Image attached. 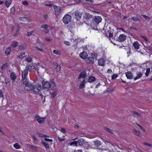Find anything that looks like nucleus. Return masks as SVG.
Here are the masks:
<instances>
[{
	"instance_id": "nucleus-57",
	"label": "nucleus",
	"mask_w": 152,
	"mask_h": 152,
	"mask_svg": "<svg viewBox=\"0 0 152 152\" xmlns=\"http://www.w3.org/2000/svg\"><path fill=\"white\" fill-rule=\"evenodd\" d=\"M36 64L38 66H40V67L42 68H44L42 64L39 63V62H37L36 63Z\"/></svg>"
},
{
	"instance_id": "nucleus-49",
	"label": "nucleus",
	"mask_w": 152,
	"mask_h": 152,
	"mask_svg": "<svg viewBox=\"0 0 152 152\" xmlns=\"http://www.w3.org/2000/svg\"><path fill=\"white\" fill-rule=\"evenodd\" d=\"M44 19L45 20H48V15L47 14H44L43 15Z\"/></svg>"
},
{
	"instance_id": "nucleus-40",
	"label": "nucleus",
	"mask_w": 152,
	"mask_h": 152,
	"mask_svg": "<svg viewBox=\"0 0 152 152\" xmlns=\"http://www.w3.org/2000/svg\"><path fill=\"white\" fill-rule=\"evenodd\" d=\"M94 144L96 146L98 147L101 145V142L100 141L98 140L96 141H95L94 142Z\"/></svg>"
},
{
	"instance_id": "nucleus-21",
	"label": "nucleus",
	"mask_w": 152,
	"mask_h": 152,
	"mask_svg": "<svg viewBox=\"0 0 152 152\" xmlns=\"http://www.w3.org/2000/svg\"><path fill=\"white\" fill-rule=\"evenodd\" d=\"M17 77L16 75L13 72L10 74V77L12 80H15Z\"/></svg>"
},
{
	"instance_id": "nucleus-26",
	"label": "nucleus",
	"mask_w": 152,
	"mask_h": 152,
	"mask_svg": "<svg viewBox=\"0 0 152 152\" xmlns=\"http://www.w3.org/2000/svg\"><path fill=\"white\" fill-rule=\"evenodd\" d=\"M41 143L44 145V146L45 147V148L46 149H48L49 148V146L48 144L47 143H46L43 140H42L41 141Z\"/></svg>"
},
{
	"instance_id": "nucleus-52",
	"label": "nucleus",
	"mask_w": 152,
	"mask_h": 152,
	"mask_svg": "<svg viewBox=\"0 0 152 152\" xmlns=\"http://www.w3.org/2000/svg\"><path fill=\"white\" fill-rule=\"evenodd\" d=\"M4 81L6 84H7L10 82V80L9 78H5Z\"/></svg>"
},
{
	"instance_id": "nucleus-8",
	"label": "nucleus",
	"mask_w": 152,
	"mask_h": 152,
	"mask_svg": "<svg viewBox=\"0 0 152 152\" xmlns=\"http://www.w3.org/2000/svg\"><path fill=\"white\" fill-rule=\"evenodd\" d=\"M82 14L78 11H76L75 12V17L77 20H79L82 18Z\"/></svg>"
},
{
	"instance_id": "nucleus-58",
	"label": "nucleus",
	"mask_w": 152,
	"mask_h": 152,
	"mask_svg": "<svg viewBox=\"0 0 152 152\" xmlns=\"http://www.w3.org/2000/svg\"><path fill=\"white\" fill-rule=\"evenodd\" d=\"M144 144L145 145H147V146H149L152 147V145H151V144L150 143H148L147 142H145Z\"/></svg>"
},
{
	"instance_id": "nucleus-51",
	"label": "nucleus",
	"mask_w": 152,
	"mask_h": 152,
	"mask_svg": "<svg viewBox=\"0 0 152 152\" xmlns=\"http://www.w3.org/2000/svg\"><path fill=\"white\" fill-rule=\"evenodd\" d=\"M104 129L106 131L109 132L110 133L112 132V130L107 127H105Z\"/></svg>"
},
{
	"instance_id": "nucleus-62",
	"label": "nucleus",
	"mask_w": 152,
	"mask_h": 152,
	"mask_svg": "<svg viewBox=\"0 0 152 152\" xmlns=\"http://www.w3.org/2000/svg\"><path fill=\"white\" fill-rule=\"evenodd\" d=\"M33 32V31H31L30 32H27V35L28 36H29L32 34Z\"/></svg>"
},
{
	"instance_id": "nucleus-13",
	"label": "nucleus",
	"mask_w": 152,
	"mask_h": 152,
	"mask_svg": "<svg viewBox=\"0 0 152 152\" xmlns=\"http://www.w3.org/2000/svg\"><path fill=\"white\" fill-rule=\"evenodd\" d=\"M86 71H83L81 72L79 74L78 77V80L80 79V78H85L86 77Z\"/></svg>"
},
{
	"instance_id": "nucleus-64",
	"label": "nucleus",
	"mask_w": 152,
	"mask_h": 152,
	"mask_svg": "<svg viewBox=\"0 0 152 152\" xmlns=\"http://www.w3.org/2000/svg\"><path fill=\"white\" fill-rule=\"evenodd\" d=\"M61 131L64 134H65L66 132V131L64 128H62L61 129Z\"/></svg>"
},
{
	"instance_id": "nucleus-34",
	"label": "nucleus",
	"mask_w": 152,
	"mask_h": 152,
	"mask_svg": "<svg viewBox=\"0 0 152 152\" xmlns=\"http://www.w3.org/2000/svg\"><path fill=\"white\" fill-rule=\"evenodd\" d=\"M32 60V58L31 57H27L25 59V61L28 63L31 62Z\"/></svg>"
},
{
	"instance_id": "nucleus-45",
	"label": "nucleus",
	"mask_w": 152,
	"mask_h": 152,
	"mask_svg": "<svg viewBox=\"0 0 152 152\" xmlns=\"http://www.w3.org/2000/svg\"><path fill=\"white\" fill-rule=\"evenodd\" d=\"M58 139L59 140V142H61L64 140L65 139L64 137L61 138L59 136L58 137Z\"/></svg>"
},
{
	"instance_id": "nucleus-30",
	"label": "nucleus",
	"mask_w": 152,
	"mask_h": 152,
	"mask_svg": "<svg viewBox=\"0 0 152 152\" xmlns=\"http://www.w3.org/2000/svg\"><path fill=\"white\" fill-rule=\"evenodd\" d=\"M96 80V78L93 76H90L89 77L88 81L89 82H94Z\"/></svg>"
},
{
	"instance_id": "nucleus-35",
	"label": "nucleus",
	"mask_w": 152,
	"mask_h": 152,
	"mask_svg": "<svg viewBox=\"0 0 152 152\" xmlns=\"http://www.w3.org/2000/svg\"><path fill=\"white\" fill-rule=\"evenodd\" d=\"M134 133L137 136H139L140 135V133L139 131H137L135 129H134L133 130Z\"/></svg>"
},
{
	"instance_id": "nucleus-28",
	"label": "nucleus",
	"mask_w": 152,
	"mask_h": 152,
	"mask_svg": "<svg viewBox=\"0 0 152 152\" xmlns=\"http://www.w3.org/2000/svg\"><path fill=\"white\" fill-rule=\"evenodd\" d=\"M11 52V48L10 47H8L7 48L5 51V54L6 56L8 55Z\"/></svg>"
},
{
	"instance_id": "nucleus-20",
	"label": "nucleus",
	"mask_w": 152,
	"mask_h": 152,
	"mask_svg": "<svg viewBox=\"0 0 152 152\" xmlns=\"http://www.w3.org/2000/svg\"><path fill=\"white\" fill-rule=\"evenodd\" d=\"M92 17V15L89 13L86 12L84 16V18L86 20H89L91 19Z\"/></svg>"
},
{
	"instance_id": "nucleus-60",
	"label": "nucleus",
	"mask_w": 152,
	"mask_h": 152,
	"mask_svg": "<svg viewBox=\"0 0 152 152\" xmlns=\"http://www.w3.org/2000/svg\"><path fill=\"white\" fill-rule=\"evenodd\" d=\"M64 43L65 44V45H70V43L69 42L67 41H64Z\"/></svg>"
},
{
	"instance_id": "nucleus-9",
	"label": "nucleus",
	"mask_w": 152,
	"mask_h": 152,
	"mask_svg": "<svg viewBox=\"0 0 152 152\" xmlns=\"http://www.w3.org/2000/svg\"><path fill=\"white\" fill-rule=\"evenodd\" d=\"M98 61V65L99 66H103L105 65L106 61L104 58H101L99 59Z\"/></svg>"
},
{
	"instance_id": "nucleus-33",
	"label": "nucleus",
	"mask_w": 152,
	"mask_h": 152,
	"mask_svg": "<svg viewBox=\"0 0 152 152\" xmlns=\"http://www.w3.org/2000/svg\"><path fill=\"white\" fill-rule=\"evenodd\" d=\"M56 67L55 68V69L57 72H58L60 71L61 67V66L58 65L57 63H56Z\"/></svg>"
},
{
	"instance_id": "nucleus-32",
	"label": "nucleus",
	"mask_w": 152,
	"mask_h": 152,
	"mask_svg": "<svg viewBox=\"0 0 152 152\" xmlns=\"http://www.w3.org/2000/svg\"><path fill=\"white\" fill-rule=\"evenodd\" d=\"M18 42L13 41L12 42V43L11 45V47L12 48L16 47L18 45Z\"/></svg>"
},
{
	"instance_id": "nucleus-10",
	"label": "nucleus",
	"mask_w": 152,
	"mask_h": 152,
	"mask_svg": "<svg viewBox=\"0 0 152 152\" xmlns=\"http://www.w3.org/2000/svg\"><path fill=\"white\" fill-rule=\"evenodd\" d=\"M86 59V61L87 64H90L93 63L94 60V57H89Z\"/></svg>"
},
{
	"instance_id": "nucleus-24",
	"label": "nucleus",
	"mask_w": 152,
	"mask_h": 152,
	"mask_svg": "<svg viewBox=\"0 0 152 152\" xmlns=\"http://www.w3.org/2000/svg\"><path fill=\"white\" fill-rule=\"evenodd\" d=\"M85 80L83 79L80 85L78 86L79 89H83L85 87Z\"/></svg>"
},
{
	"instance_id": "nucleus-4",
	"label": "nucleus",
	"mask_w": 152,
	"mask_h": 152,
	"mask_svg": "<svg viewBox=\"0 0 152 152\" xmlns=\"http://www.w3.org/2000/svg\"><path fill=\"white\" fill-rule=\"evenodd\" d=\"M53 8L54 10L55 15L56 16L59 15L62 12L61 8L60 6L54 5Z\"/></svg>"
},
{
	"instance_id": "nucleus-17",
	"label": "nucleus",
	"mask_w": 152,
	"mask_h": 152,
	"mask_svg": "<svg viewBox=\"0 0 152 152\" xmlns=\"http://www.w3.org/2000/svg\"><path fill=\"white\" fill-rule=\"evenodd\" d=\"M128 79H132L133 77L132 73L131 72H127L125 73Z\"/></svg>"
},
{
	"instance_id": "nucleus-54",
	"label": "nucleus",
	"mask_w": 152,
	"mask_h": 152,
	"mask_svg": "<svg viewBox=\"0 0 152 152\" xmlns=\"http://www.w3.org/2000/svg\"><path fill=\"white\" fill-rule=\"evenodd\" d=\"M36 48L37 49L40 51L41 52L43 51V49L41 47H40V48H39L38 47H37Z\"/></svg>"
},
{
	"instance_id": "nucleus-22",
	"label": "nucleus",
	"mask_w": 152,
	"mask_h": 152,
	"mask_svg": "<svg viewBox=\"0 0 152 152\" xmlns=\"http://www.w3.org/2000/svg\"><path fill=\"white\" fill-rule=\"evenodd\" d=\"M77 142L78 145L80 146H82L84 144L85 141L83 138H81L79 140H78L77 141Z\"/></svg>"
},
{
	"instance_id": "nucleus-31",
	"label": "nucleus",
	"mask_w": 152,
	"mask_h": 152,
	"mask_svg": "<svg viewBox=\"0 0 152 152\" xmlns=\"http://www.w3.org/2000/svg\"><path fill=\"white\" fill-rule=\"evenodd\" d=\"M27 78V77H23V78H22L21 79L23 81V83L24 85H26L29 83L28 82V80Z\"/></svg>"
},
{
	"instance_id": "nucleus-7",
	"label": "nucleus",
	"mask_w": 152,
	"mask_h": 152,
	"mask_svg": "<svg viewBox=\"0 0 152 152\" xmlns=\"http://www.w3.org/2000/svg\"><path fill=\"white\" fill-rule=\"evenodd\" d=\"M34 85L33 83L29 82L25 85L24 88L26 90L28 91H32Z\"/></svg>"
},
{
	"instance_id": "nucleus-56",
	"label": "nucleus",
	"mask_w": 152,
	"mask_h": 152,
	"mask_svg": "<svg viewBox=\"0 0 152 152\" xmlns=\"http://www.w3.org/2000/svg\"><path fill=\"white\" fill-rule=\"evenodd\" d=\"M44 140L46 141H50L51 142H52L53 141V140L52 139H48L46 138H45L44 139Z\"/></svg>"
},
{
	"instance_id": "nucleus-37",
	"label": "nucleus",
	"mask_w": 152,
	"mask_h": 152,
	"mask_svg": "<svg viewBox=\"0 0 152 152\" xmlns=\"http://www.w3.org/2000/svg\"><path fill=\"white\" fill-rule=\"evenodd\" d=\"M26 56L25 55V53H23L21 54L19 56H18V58H20V59H23L24 58V57Z\"/></svg>"
},
{
	"instance_id": "nucleus-44",
	"label": "nucleus",
	"mask_w": 152,
	"mask_h": 152,
	"mask_svg": "<svg viewBox=\"0 0 152 152\" xmlns=\"http://www.w3.org/2000/svg\"><path fill=\"white\" fill-rule=\"evenodd\" d=\"M27 18V17H22L19 18V19L21 21H24L26 20Z\"/></svg>"
},
{
	"instance_id": "nucleus-36",
	"label": "nucleus",
	"mask_w": 152,
	"mask_h": 152,
	"mask_svg": "<svg viewBox=\"0 0 152 152\" xmlns=\"http://www.w3.org/2000/svg\"><path fill=\"white\" fill-rule=\"evenodd\" d=\"M14 147L16 149H20L21 148L20 146L18 143H16L14 145Z\"/></svg>"
},
{
	"instance_id": "nucleus-1",
	"label": "nucleus",
	"mask_w": 152,
	"mask_h": 152,
	"mask_svg": "<svg viewBox=\"0 0 152 152\" xmlns=\"http://www.w3.org/2000/svg\"><path fill=\"white\" fill-rule=\"evenodd\" d=\"M42 85L43 88L47 91H49L50 88L52 90H54L56 88V86L54 81L52 80L50 83L47 81L44 80L42 82Z\"/></svg>"
},
{
	"instance_id": "nucleus-14",
	"label": "nucleus",
	"mask_w": 152,
	"mask_h": 152,
	"mask_svg": "<svg viewBox=\"0 0 152 152\" xmlns=\"http://www.w3.org/2000/svg\"><path fill=\"white\" fill-rule=\"evenodd\" d=\"M126 38V36L124 34H121L118 37L119 41L123 42L125 40Z\"/></svg>"
},
{
	"instance_id": "nucleus-15",
	"label": "nucleus",
	"mask_w": 152,
	"mask_h": 152,
	"mask_svg": "<svg viewBox=\"0 0 152 152\" xmlns=\"http://www.w3.org/2000/svg\"><path fill=\"white\" fill-rule=\"evenodd\" d=\"M88 54L85 51H83V52L81 53L80 54V57L81 58L84 59L86 58Z\"/></svg>"
},
{
	"instance_id": "nucleus-3",
	"label": "nucleus",
	"mask_w": 152,
	"mask_h": 152,
	"mask_svg": "<svg viewBox=\"0 0 152 152\" xmlns=\"http://www.w3.org/2000/svg\"><path fill=\"white\" fill-rule=\"evenodd\" d=\"M42 89L41 85L39 84H36L34 85L32 91L34 94L37 95L41 93Z\"/></svg>"
},
{
	"instance_id": "nucleus-6",
	"label": "nucleus",
	"mask_w": 152,
	"mask_h": 152,
	"mask_svg": "<svg viewBox=\"0 0 152 152\" xmlns=\"http://www.w3.org/2000/svg\"><path fill=\"white\" fill-rule=\"evenodd\" d=\"M26 69L29 72H35L37 70V68L34 66L30 65H27L26 67Z\"/></svg>"
},
{
	"instance_id": "nucleus-12",
	"label": "nucleus",
	"mask_w": 152,
	"mask_h": 152,
	"mask_svg": "<svg viewBox=\"0 0 152 152\" xmlns=\"http://www.w3.org/2000/svg\"><path fill=\"white\" fill-rule=\"evenodd\" d=\"M35 118H36V120L38 121V123L40 124H42L44 123V118H41L38 115H36L35 116Z\"/></svg>"
},
{
	"instance_id": "nucleus-27",
	"label": "nucleus",
	"mask_w": 152,
	"mask_h": 152,
	"mask_svg": "<svg viewBox=\"0 0 152 152\" xmlns=\"http://www.w3.org/2000/svg\"><path fill=\"white\" fill-rule=\"evenodd\" d=\"M26 48V45L22 44L21 45L18 46V49L19 50H25Z\"/></svg>"
},
{
	"instance_id": "nucleus-29",
	"label": "nucleus",
	"mask_w": 152,
	"mask_h": 152,
	"mask_svg": "<svg viewBox=\"0 0 152 152\" xmlns=\"http://www.w3.org/2000/svg\"><path fill=\"white\" fill-rule=\"evenodd\" d=\"M11 0H7L5 2V5L7 8H8L11 4Z\"/></svg>"
},
{
	"instance_id": "nucleus-25",
	"label": "nucleus",
	"mask_w": 152,
	"mask_h": 152,
	"mask_svg": "<svg viewBox=\"0 0 152 152\" xmlns=\"http://www.w3.org/2000/svg\"><path fill=\"white\" fill-rule=\"evenodd\" d=\"M8 64L6 62L2 65V66L1 67V69L2 70H5L8 67Z\"/></svg>"
},
{
	"instance_id": "nucleus-47",
	"label": "nucleus",
	"mask_w": 152,
	"mask_h": 152,
	"mask_svg": "<svg viewBox=\"0 0 152 152\" xmlns=\"http://www.w3.org/2000/svg\"><path fill=\"white\" fill-rule=\"evenodd\" d=\"M21 3L24 5H28L29 4L26 1H22Z\"/></svg>"
},
{
	"instance_id": "nucleus-48",
	"label": "nucleus",
	"mask_w": 152,
	"mask_h": 152,
	"mask_svg": "<svg viewBox=\"0 0 152 152\" xmlns=\"http://www.w3.org/2000/svg\"><path fill=\"white\" fill-rule=\"evenodd\" d=\"M132 18L133 21H138L140 20L138 18L136 17H132Z\"/></svg>"
},
{
	"instance_id": "nucleus-55",
	"label": "nucleus",
	"mask_w": 152,
	"mask_h": 152,
	"mask_svg": "<svg viewBox=\"0 0 152 152\" xmlns=\"http://www.w3.org/2000/svg\"><path fill=\"white\" fill-rule=\"evenodd\" d=\"M4 97V95L3 91L1 90H0V97L3 98Z\"/></svg>"
},
{
	"instance_id": "nucleus-41",
	"label": "nucleus",
	"mask_w": 152,
	"mask_h": 152,
	"mask_svg": "<svg viewBox=\"0 0 152 152\" xmlns=\"http://www.w3.org/2000/svg\"><path fill=\"white\" fill-rule=\"evenodd\" d=\"M150 72V68H148L146 70V72L145 73V75L146 77H148Z\"/></svg>"
},
{
	"instance_id": "nucleus-16",
	"label": "nucleus",
	"mask_w": 152,
	"mask_h": 152,
	"mask_svg": "<svg viewBox=\"0 0 152 152\" xmlns=\"http://www.w3.org/2000/svg\"><path fill=\"white\" fill-rule=\"evenodd\" d=\"M28 74V71L26 69L22 71V78L27 77Z\"/></svg>"
},
{
	"instance_id": "nucleus-50",
	"label": "nucleus",
	"mask_w": 152,
	"mask_h": 152,
	"mask_svg": "<svg viewBox=\"0 0 152 152\" xmlns=\"http://www.w3.org/2000/svg\"><path fill=\"white\" fill-rule=\"evenodd\" d=\"M142 16L146 20H149L150 18L148 16L146 15H142Z\"/></svg>"
},
{
	"instance_id": "nucleus-61",
	"label": "nucleus",
	"mask_w": 152,
	"mask_h": 152,
	"mask_svg": "<svg viewBox=\"0 0 152 152\" xmlns=\"http://www.w3.org/2000/svg\"><path fill=\"white\" fill-rule=\"evenodd\" d=\"M132 114H133L134 115H137V116H139V114L137 112H135L134 111H132Z\"/></svg>"
},
{
	"instance_id": "nucleus-19",
	"label": "nucleus",
	"mask_w": 152,
	"mask_h": 152,
	"mask_svg": "<svg viewBox=\"0 0 152 152\" xmlns=\"http://www.w3.org/2000/svg\"><path fill=\"white\" fill-rule=\"evenodd\" d=\"M137 76L134 77V79L135 80L137 79H138L141 77L142 75V73L141 72H136Z\"/></svg>"
},
{
	"instance_id": "nucleus-18",
	"label": "nucleus",
	"mask_w": 152,
	"mask_h": 152,
	"mask_svg": "<svg viewBox=\"0 0 152 152\" xmlns=\"http://www.w3.org/2000/svg\"><path fill=\"white\" fill-rule=\"evenodd\" d=\"M27 147L29 148L32 149L35 151H37L39 149V148L38 146H34L30 144H27Z\"/></svg>"
},
{
	"instance_id": "nucleus-63",
	"label": "nucleus",
	"mask_w": 152,
	"mask_h": 152,
	"mask_svg": "<svg viewBox=\"0 0 152 152\" xmlns=\"http://www.w3.org/2000/svg\"><path fill=\"white\" fill-rule=\"evenodd\" d=\"M107 72L109 74H111L112 72V70L111 69H107Z\"/></svg>"
},
{
	"instance_id": "nucleus-5",
	"label": "nucleus",
	"mask_w": 152,
	"mask_h": 152,
	"mask_svg": "<svg viewBox=\"0 0 152 152\" xmlns=\"http://www.w3.org/2000/svg\"><path fill=\"white\" fill-rule=\"evenodd\" d=\"M71 20V16L69 14H66L63 17L62 20L65 24H67L70 22Z\"/></svg>"
},
{
	"instance_id": "nucleus-38",
	"label": "nucleus",
	"mask_w": 152,
	"mask_h": 152,
	"mask_svg": "<svg viewBox=\"0 0 152 152\" xmlns=\"http://www.w3.org/2000/svg\"><path fill=\"white\" fill-rule=\"evenodd\" d=\"M118 75L117 74H114L112 76L111 79L112 80H115L116 78L118 77Z\"/></svg>"
},
{
	"instance_id": "nucleus-46",
	"label": "nucleus",
	"mask_w": 152,
	"mask_h": 152,
	"mask_svg": "<svg viewBox=\"0 0 152 152\" xmlns=\"http://www.w3.org/2000/svg\"><path fill=\"white\" fill-rule=\"evenodd\" d=\"M140 37L146 41H148V39L146 36L141 35Z\"/></svg>"
},
{
	"instance_id": "nucleus-59",
	"label": "nucleus",
	"mask_w": 152,
	"mask_h": 152,
	"mask_svg": "<svg viewBox=\"0 0 152 152\" xmlns=\"http://www.w3.org/2000/svg\"><path fill=\"white\" fill-rule=\"evenodd\" d=\"M109 37L110 38H114V39H115V37H114V38L113 37V33H111V32H110L109 34Z\"/></svg>"
},
{
	"instance_id": "nucleus-42",
	"label": "nucleus",
	"mask_w": 152,
	"mask_h": 152,
	"mask_svg": "<svg viewBox=\"0 0 152 152\" xmlns=\"http://www.w3.org/2000/svg\"><path fill=\"white\" fill-rule=\"evenodd\" d=\"M70 144L71 145H73L74 146H77L78 144L77 141H74L71 142Z\"/></svg>"
},
{
	"instance_id": "nucleus-2",
	"label": "nucleus",
	"mask_w": 152,
	"mask_h": 152,
	"mask_svg": "<svg viewBox=\"0 0 152 152\" xmlns=\"http://www.w3.org/2000/svg\"><path fill=\"white\" fill-rule=\"evenodd\" d=\"M102 18L100 16H95L93 19L92 22L90 21V23H88V25L90 24V26L93 28L95 29L97 28V25L100 22H101Z\"/></svg>"
},
{
	"instance_id": "nucleus-43",
	"label": "nucleus",
	"mask_w": 152,
	"mask_h": 152,
	"mask_svg": "<svg viewBox=\"0 0 152 152\" xmlns=\"http://www.w3.org/2000/svg\"><path fill=\"white\" fill-rule=\"evenodd\" d=\"M57 92L56 91H55L53 92L51 94V95L52 96V98H54L57 95Z\"/></svg>"
},
{
	"instance_id": "nucleus-39",
	"label": "nucleus",
	"mask_w": 152,
	"mask_h": 152,
	"mask_svg": "<svg viewBox=\"0 0 152 152\" xmlns=\"http://www.w3.org/2000/svg\"><path fill=\"white\" fill-rule=\"evenodd\" d=\"M53 53H54L57 55H60L61 54V53L59 51L57 50H53Z\"/></svg>"
},
{
	"instance_id": "nucleus-53",
	"label": "nucleus",
	"mask_w": 152,
	"mask_h": 152,
	"mask_svg": "<svg viewBox=\"0 0 152 152\" xmlns=\"http://www.w3.org/2000/svg\"><path fill=\"white\" fill-rule=\"evenodd\" d=\"M32 137L33 138L34 140H33V142L34 143H35V142H37V139H36L35 138V137L34 136H32Z\"/></svg>"
},
{
	"instance_id": "nucleus-11",
	"label": "nucleus",
	"mask_w": 152,
	"mask_h": 152,
	"mask_svg": "<svg viewBox=\"0 0 152 152\" xmlns=\"http://www.w3.org/2000/svg\"><path fill=\"white\" fill-rule=\"evenodd\" d=\"M41 27L44 29L45 32L46 33H48L50 31L48 29V26L47 24L42 25L41 26Z\"/></svg>"
},
{
	"instance_id": "nucleus-23",
	"label": "nucleus",
	"mask_w": 152,
	"mask_h": 152,
	"mask_svg": "<svg viewBox=\"0 0 152 152\" xmlns=\"http://www.w3.org/2000/svg\"><path fill=\"white\" fill-rule=\"evenodd\" d=\"M134 48L136 49H138L140 48V45L138 42L137 41H135L133 44Z\"/></svg>"
}]
</instances>
